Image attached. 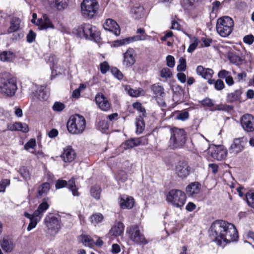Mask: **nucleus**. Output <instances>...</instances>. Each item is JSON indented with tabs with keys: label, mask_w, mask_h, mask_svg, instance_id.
<instances>
[{
	"label": "nucleus",
	"mask_w": 254,
	"mask_h": 254,
	"mask_svg": "<svg viewBox=\"0 0 254 254\" xmlns=\"http://www.w3.org/2000/svg\"><path fill=\"white\" fill-rule=\"evenodd\" d=\"M209 236L218 245L223 246L228 243L236 241L238 234L234 225L225 221L217 220L211 226Z\"/></svg>",
	"instance_id": "1"
},
{
	"label": "nucleus",
	"mask_w": 254,
	"mask_h": 254,
	"mask_svg": "<svg viewBox=\"0 0 254 254\" xmlns=\"http://www.w3.org/2000/svg\"><path fill=\"white\" fill-rule=\"evenodd\" d=\"M18 89L16 80L8 72L0 74V93L8 96L13 97Z\"/></svg>",
	"instance_id": "2"
},
{
	"label": "nucleus",
	"mask_w": 254,
	"mask_h": 254,
	"mask_svg": "<svg viewBox=\"0 0 254 254\" xmlns=\"http://www.w3.org/2000/svg\"><path fill=\"white\" fill-rule=\"evenodd\" d=\"M169 146L173 149L183 148L186 143L187 133L183 128L174 127L170 129Z\"/></svg>",
	"instance_id": "3"
},
{
	"label": "nucleus",
	"mask_w": 254,
	"mask_h": 254,
	"mask_svg": "<svg viewBox=\"0 0 254 254\" xmlns=\"http://www.w3.org/2000/svg\"><path fill=\"white\" fill-rule=\"evenodd\" d=\"M75 33L79 38L98 42L100 39V33L95 26L89 23H84L79 26Z\"/></svg>",
	"instance_id": "4"
},
{
	"label": "nucleus",
	"mask_w": 254,
	"mask_h": 254,
	"mask_svg": "<svg viewBox=\"0 0 254 254\" xmlns=\"http://www.w3.org/2000/svg\"><path fill=\"white\" fill-rule=\"evenodd\" d=\"M69 132L73 134L82 133L86 127V120L81 115L75 114L70 117L67 123Z\"/></svg>",
	"instance_id": "5"
},
{
	"label": "nucleus",
	"mask_w": 254,
	"mask_h": 254,
	"mask_svg": "<svg viewBox=\"0 0 254 254\" xmlns=\"http://www.w3.org/2000/svg\"><path fill=\"white\" fill-rule=\"evenodd\" d=\"M49 205L47 202H43L38 206L32 214L25 212L24 215L30 220V223L27 227L28 231L35 228L37 223L41 220L44 213L48 209Z\"/></svg>",
	"instance_id": "6"
},
{
	"label": "nucleus",
	"mask_w": 254,
	"mask_h": 254,
	"mask_svg": "<svg viewBox=\"0 0 254 254\" xmlns=\"http://www.w3.org/2000/svg\"><path fill=\"white\" fill-rule=\"evenodd\" d=\"M234 24L233 20L229 16L218 18L216 26L217 33L222 37H228L233 30Z\"/></svg>",
	"instance_id": "7"
},
{
	"label": "nucleus",
	"mask_w": 254,
	"mask_h": 254,
	"mask_svg": "<svg viewBox=\"0 0 254 254\" xmlns=\"http://www.w3.org/2000/svg\"><path fill=\"white\" fill-rule=\"evenodd\" d=\"M126 233L129 239L136 245H146L148 243L143 230L136 224L131 225L127 228Z\"/></svg>",
	"instance_id": "8"
},
{
	"label": "nucleus",
	"mask_w": 254,
	"mask_h": 254,
	"mask_svg": "<svg viewBox=\"0 0 254 254\" xmlns=\"http://www.w3.org/2000/svg\"><path fill=\"white\" fill-rule=\"evenodd\" d=\"M99 7L97 0H83L80 4L81 14L85 18L91 19L98 12Z\"/></svg>",
	"instance_id": "9"
},
{
	"label": "nucleus",
	"mask_w": 254,
	"mask_h": 254,
	"mask_svg": "<svg viewBox=\"0 0 254 254\" xmlns=\"http://www.w3.org/2000/svg\"><path fill=\"white\" fill-rule=\"evenodd\" d=\"M167 200L173 206L181 208L186 202V195L181 190L173 189L169 191L167 195Z\"/></svg>",
	"instance_id": "10"
},
{
	"label": "nucleus",
	"mask_w": 254,
	"mask_h": 254,
	"mask_svg": "<svg viewBox=\"0 0 254 254\" xmlns=\"http://www.w3.org/2000/svg\"><path fill=\"white\" fill-rule=\"evenodd\" d=\"M175 174L181 179L186 178L190 174V168L185 161L178 162L175 166Z\"/></svg>",
	"instance_id": "11"
},
{
	"label": "nucleus",
	"mask_w": 254,
	"mask_h": 254,
	"mask_svg": "<svg viewBox=\"0 0 254 254\" xmlns=\"http://www.w3.org/2000/svg\"><path fill=\"white\" fill-rule=\"evenodd\" d=\"M55 187L57 189L67 187L68 189L72 192L73 196H78L80 194V193L78 191V189L75 185L74 178H71L68 182L65 180L59 179L56 182Z\"/></svg>",
	"instance_id": "12"
},
{
	"label": "nucleus",
	"mask_w": 254,
	"mask_h": 254,
	"mask_svg": "<svg viewBox=\"0 0 254 254\" xmlns=\"http://www.w3.org/2000/svg\"><path fill=\"white\" fill-rule=\"evenodd\" d=\"M241 124L245 131H253L254 130V117L249 114L244 115L241 119Z\"/></svg>",
	"instance_id": "13"
},
{
	"label": "nucleus",
	"mask_w": 254,
	"mask_h": 254,
	"mask_svg": "<svg viewBox=\"0 0 254 254\" xmlns=\"http://www.w3.org/2000/svg\"><path fill=\"white\" fill-rule=\"evenodd\" d=\"M45 223L48 229L55 232H57L61 228L59 220L52 214H49L45 217Z\"/></svg>",
	"instance_id": "14"
},
{
	"label": "nucleus",
	"mask_w": 254,
	"mask_h": 254,
	"mask_svg": "<svg viewBox=\"0 0 254 254\" xmlns=\"http://www.w3.org/2000/svg\"><path fill=\"white\" fill-rule=\"evenodd\" d=\"M95 102L99 108L105 112H107L111 109V104L108 99L102 93H98L95 96Z\"/></svg>",
	"instance_id": "15"
},
{
	"label": "nucleus",
	"mask_w": 254,
	"mask_h": 254,
	"mask_svg": "<svg viewBox=\"0 0 254 254\" xmlns=\"http://www.w3.org/2000/svg\"><path fill=\"white\" fill-rule=\"evenodd\" d=\"M135 62V54L134 50L129 48L124 54L123 65L127 67L131 66Z\"/></svg>",
	"instance_id": "16"
},
{
	"label": "nucleus",
	"mask_w": 254,
	"mask_h": 254,
	"mask_svg": "<svg viewBox=\"0 0 254 254\" xmlns=\"http://www.w3.org/2000/svg\"><path fill=\"white\" fill-rule=\"evenodd\" d=\"M105 30L113 32L116 36L120 34V28L117 23L114 20L108 19L103 24Z\"/></svg>",
	"instance_id": "17"
},
{
	"label": "nucleus",
	"mask_w": 254,
	"mask_h": 254,
	"mask_svg": "<svg viewBox=\"0 0 254 254\" xmlns=\"http://www.w3.org/2000/svg\"><path fill=\"white\" fill-rule=\"evenodd\" d=\"M227 155V151L223 146H215L211 152L213 158L217 160H222L226 158Z\"/></svg>",
	"instance_id": "18"
},
{
	"label": "nucleus",
	"mask_w": 254,
	"mask_h": 254,
	"mask_svg": "<svg viewBox=\"0 0 254 254\" xmlns=\"http://www.w3.org/2000/svg\"><path fill=\"white\" fill-rule=\"evenodd\" d=\"M201 189L200 184L196 182L190 184L186 189V193L188 195L195 197L199 193Z\"/></svg>",
	"instance_id": "19"
},
{
	"label": "nucleus",
	"mask_w": 254,
	"mask_h": 254,
	"mask_svg": "<svg viewBox=\"0 0 254 254\" xmlns=\"http://www.w3.org/2000/svg\"><path fill=\"white\" fill-rule=\"evenodd\" d=\"M119 204L122 209H130L133 206L134 199L131 196L122 195L120 197Z\"/></svg>",
	"instance_id": "20"
},
{
	"label": "nucleus",
	"mask_w": 254,
	"mask_h": 254,
	"mask_svg": "<svg viewBox=\"0 0 254 254\" xmlns=\"http://www.w3.org/2000/svg\"><path fill=\"white\" fill-rule=\"evenodd\" d=\"M61 157L65 162H70L75 157V152L70 146H67L64 149Z\"/></svg>",
	"instance_id": "21"
},
{
	"label": "nucleus",
	"mask_w": 254,
	"mask_h": 254,
	"mask_svg": "<svg viewBox=\"0 0 254 254\" xmlns=\"http://www.w3.org/2000/svg\"><path fill=\"white\" fill-rule=\"evenodd\" d=\"M7 128L11 131H21L23 132H27L29 130L27 125L20 122L9 124L7 125Z\"/></svg>",
	"instance_id": "22"
},
{
	"label": "nucleus",
	"mask_w": 254,
	"mask_h": 254,
	"mask_svg": "<svg viewBox=\"0 0 254 254\" xmlns=\"http://www.w3.org/2000/svg\"><path fill=\"white\" fill-rule=\"evenodd\" d=\"M143 139V138H131L123 143L122 146L125 149H131L140 144H144V143H142Z\"/></svg>",
	"instance_id": "23"
},
{
	"label": "nucleus",
	"mask_w": 254,
	"mask_h": 254,
	"mask_svg": "<svg viewBox=\"0 0 254 254\" xmlns=\"http://www.w3.org/2000/svg\"><path fill=\"white\" fill-rule=\"evenodd\" d=\"M196 73L203 78L208 80L211 79V78L212 77L214 72L210 68H205L201 65H199L197 67Z\"/></svg>",
	"instance_id": "24"
},
{
	"label": "nucleus",
	"mask_w": 254,
	"mask_h": 254,
	"mask_svg": "<svg viewBox=\"0 0 254 254\" xmlns=\"http://www.w3.org/2000/svg\"><path fill=\"white\" fill-rule=\"evenodd\" d=\"M37 25H39L41 29H46L48 28H54V25L46 14L43 15V18L38 19L37 20Z\"/></svg>",
	"instance_id": "25"
},
{
	"label": "nucleus",
	"mask_w": 254,
	"mask_h": 254,
	"mask_svg": "<svg viewBox=\"0 0 254 254\" xmlns=\"http://www.w3.org/2000/svg\"><path fill=\"white\" fill-rule=\"evenodd\" d=\"M244 146L242 144L241 138H235L233 143L229 148V152L230 153L236 154L241 152L243 149Z\"/></svg>",
	"instance_id": "26"
},
{
	"label": "nucleus",
	"mask_w": 254,
	"mask_h": 254,
	"mask_svg": "<svg viewBox=\"0 0 254 254\" xmlns=\"http://www.w3.org/2000/svg\"><path fill=\"white\" fill-rule=\"evenodd\" d=\"M48 2L51 7L62 10L67 7L68 0H48Z\"/></svg>",
	"instance_id": "27"
},
{
	"label": "nucleus",
	"mask_w": 254,
	"mask_h": 254,
	"mask_svg": "<svg viewBox=\"0 0 254 254\" xmlns=\"http://www.w3.org/2000/svg\"><path fill=\"white\" fill-rule=\"evenodd\" d=\"M0 244L3 250L6 253L11 252L14 248L13 241L7 238H3L0 241Z\"/></svg>",
	"instance_id": "28"
},
{
	"label": "nucleus",
	"mask_w": 254,
	"mask_h": 254,
	"mask_svg": "<svg viewBox=\"0 0 254 254\" xmlns=\"http://www.w3.org/2000/svg\"><path fill=\"white\" fill-rule=\"evenodd\" d=\"M125 226L123 223L118 222L110 230L109 234L115 236H121L123 234Z\"/></svg>",
	"instance_id": "29"
},
{
	"label": "nucleus",
	"mask_w": 254,
	"mask_h": 254,
	"mask_svg": "<svg viewBox=\"0 0 254 254\" xmlns=\"http://www.w3.org/2000/svg\"><path fill=\"white\" fill-rule=\"evenodd\" d=\"M130 13L134 19H139L144 14V8L142 5H135L131 9Z\"/></svg>",
	"instance_id": "30"
},
{
	"label": "nucleus",
	"mask_w": 254,
	"mask_h": 254,
	"mask_svg": "<svg viewBox=\"0 0 254 254\" xmlns=\"http://www.w3.org/2000/svg\"><path fill=\"white\" fill-rule=\"evenodd\" d=\"M20 20L17 17H12L10 22V26L7 30L8 33H11L19 30L20 28Z\"/></svg>",
	"instance_id": "31"
},
{
	"label": "nucleus",
	"mask_w": 254,
	"mask_h": 254,
	"mask_svg": "<svg viewBox=\"0 0 254 254\" xmlns=\"http://www.w3.org/2000/svg\"><path fill=\"white\" fill-rule=\"evenodd\" d=\"M242 91L241 90H236L234 92L228 93L227 95V102L233 103L239 101L241 99Z\"/></svg>",
	"instance_id": "32"
},
{
	"label": "nucleus",
	"mask_w": 254,
	"mask_h": 254,
	"mask_svg": "<svg viewBox=\"0 0 254 254\" xmlns=\"http://www.w3.org/2000/svg\"><path fill=\"white\" fill-rule=\"evenodd\" d=\"M36 96L40 100H47L49 97V93L46 91V87L45 86H40L38 87Z\"/></svg>",
	"instance_id": "33"
},
{
	"label": "nucleus",
	"mask_w": 254,
	"mask_h": 254,
	"mask_svg": "<svg viewBox=\"0 0 254 254\" xmlns=\"http://www.w3.org/2000/svg\"><path fill=\"white\" fill-rule=\"evenodd\" d=\"M147 38L144 37V35H137L132 36L131 38H127L120 41H119L120 45H125L133 41H144L146 40Z\"/></svg>",
	"instance_id": "34"
},
{
	"label": "nucleus",
	"mask_w": 254,
	"mask_h": 254,
	"mask_svg": "<svg viewBox=\"0 0 254 254\" xmlns=\"http://www.w3.org/2000/svg\"><path fill=\"white\" fill-rule=\"evenodd\" d=\"M15 57V54L10 51H3L0 54V60L2 62H12L14 59Z\"/></svg>",
	"instance_id": "35"
},
{
	"label": "nucleus",
	"mask_w": 254,
	"mask_h": 254,
	"mask_svg": "<svg viewBox=\"0 0 254 254\" xmlns=\"http://www.w3.org/2000/svg\"><path fill=\"white\" fill-rule=\"evenodd\" d=\"M151 90L157 98L163 97L165 95L164 88L162 86L158 84H155L152 85Z\"/></svg>",
	"instance_id": "36"
},
{
	"label": "nucleus",
	"mask_w": 254,
	"mask_h": 254,
	"mask_svg": "<svg viewBox=\"0 0 254 254\" xmlns=\"http://www.w3.org/2000/svg\"><path fill=\"white\" fill-rule=\"evenodd\" d=\"M79 239L85 246L92 247L95 244L93 240L88 235H82Z\"/></svg>",
	"instance_id": "37"
},
{
	"label": "nucleus",
	"mask_w": 254,
	"mask_h": 254,
	"mask_svg": "<svg viewBox=\"0 0 254 254\" xmlns=\"http://www.w3.org/2000/svg\"><path fill=\"white\" fill-rule=\"evenodd\" d=\"M103 219L104 216L99 212L93 213L89 218L90 222L94 225L101 223Z\"/></svg>",
	"instance_id": "38"
},
{
	"label": "nucleus",
	"mask_w": 254,
	"mask_h": 254,
	"mask_svg": "<svg viewBox=\"0 0 254 254\" xmlns=\"http://www.w3.org/2000/svg\"><path fill=\"white\" fill-rule=\"evenodd\" d=\"M50 188L49 183H45L41 185L38 188V197H41L42 196L47 194Z\"/></svg>",
	"instance_id": "39"
},
{
	"label": "nucleus",
	"mask_w": 254,
	"mask_h": 254,
	"mask_svg": "<svg viewBox=\"0 0 254 254\" xmlns=\"http://www.w3.org/2000/svg\"><path fill=\"white\" fill-rule=\"evenodd\" d=\"M101 189L99 186L94 185L92 186L90 190L91 196L96 200H99L100 198Z\"/></svg>",
	"instance_id": "40"
},
{
	"label": "nucleus",
	"mask_w": 254,
	"mask_h": 254,
	"mask_svg": "<svg viewBox=\"0 0 254 254\" xmlns=\"http://www.w3.org/2000/svg\"><path fill=\"white\" fill-rule=\"evenodd\" d=\"M208 83L209 84H214L215 88L217 90H222L225 87L224 82L221 79H217L215 81L214 79H209Z\"/></svg>",
	"instance_id": "41"
},
{
	"label": "nucleus",
	"mask_w": 254,
	"mask_h": 254,
	"mask_svg": "<svg viewBox=\"0 0 254 254\" xmlns=\"http://www.w3.org/2000/svg\"><path fill=\"white\" fill-rule=\"evenodd\" d=\"M136 132L139 133H141L144 128L145 124L143 118L141 116H139V117L136 120Z\"/></svg>",
	"instance_id": "42"
},
{
	"label": "nucleus",
	"mask_w": 254,
	"mask_h": 254,
	"mask_svg": "<svg viewBox=\"0 0 254 254\" xmlns=\"http://www.w3.org/2000/svg\"><path fill=\"white\" fill-rule=\"evenodd\" d=\"M228 58L230 62L232 64L237 65L241 64V58L239 56L236 55V54H234L232 53H229L228 55Z\"/></svg>",
	"instance_id": "43"
},
{
	"label": "nucleus",
	"mask_w": 254,
	"mask_h": 254,
	"mask_svg": "<svg viewBox=\"0 0 254 254\" xmlns=\"http://www.w3.org/2000/svg\"><path fill=\"white\" fill-rule=\"evenodd\" d=\"M126 89L127 91L128 94L132 97H136L141 94V92L143 90L141 89H133L130 87H126Z\"/></svg>",
	"instance_id": "44"
},
{
	"label": "nucleus",
	"mask_w": 254,
	"mask_h": 254,
	"mask_svg": "<svg viewBox=\"0 0 254 254\" xmlns=\"http://www.w3.org/2000/svg\"><path fill=\"white\" fill-rule=\"evenodd\" d=\"M19 173L24 179L25 180H30V174L26 167L24 166L21 167L19 169Z\"/></svg>",
	"instance_id": "45"
},
{
	"label": "nucleus",
	"mask_w": 254,
	"mask_h": 254,
	"mask_svg": "<svg viewBox=\"0 0 254 254\" xmlns=\"http://www.w3.org/2000/svg\"><path fill=\"white\" fill-rule=\"evenodd\" d=\"M233 107L232 106L227 105L226 104H219L215 106L214 109L211 110L212 111H229L232 110Z\"/></svg>",
	"instance_id": "46"
},
{
	"label": "nucleus",
	"mask_w": 254,
	"mask_h": 254,
	"mask_svg": "<svg viewBox=\"0 0 254 254\" xmlns=\"http://www.w3.org/2000/svg\"><path fill=\"white\" fill-rule=\"evenodd\" d=\"M179 64L177 66V70L179 71H184L186 69V61L183 57H181L179 60Z\"/></svg>",
	"instance_id": "47"
},
{
	"label": "nucleus",
	"mask_w": 254,
	"mask_h": 254,
	"mask_svg": "<svg viewBox=\"0 0 254 254\" xmlns=\"http://www.w3.org/2000/svg\"><path fill=\"white\" fill-rule=\"evenodd\" d=\"M172 73L170 69L167 67L163 68L160 71V76L162 78H168L171 77Z\"/></svg>",
	"instance_id": "48"
},
{
	"label": "nucleus",
	"mask_w": 254,
	"mask_h": 254,
	"mask_svg": "<svg viewBox=\"0 0 254 254\" xmlns=\"http://www.w3.org/2000/svg\"><path fill=\"white\" fill-rule=\"evenodd\" d=\"M189 117V114L187 111H182L176 116V119L178 120L184 121L187 120Z\"/></svg>",
	"instance_id": "49"
},
{
	"label": "nucleus",
	"mask_w": 254,
	"mask_h": 254,
	"mask_svg": "<svg viewBox=\"0 0 254 254\" xmlns=\"http://www.w3.org/2000/svg\"><path fill=\"white\" fill-rule=\"evenodd\" d=\"M65 108L64 105L60 102H56L54 104L52 109L55 112H61Z\"/></svg>",
	"instance_id": "50"
},
{
	"label": "nucleus",
	"mask_w": 254,
	"mask_h": 254,
	"mask_svg": "<svg viewBox=\"0 0 254 254\" xmlns=\"http://www.w3.org/2000/svg\"><path fill=\"white\" fill-rule=\"evenodd\" d=\"M193 40V43L190 44L189 48L188 49V52L189 53H192L196 48L199 42L198 38L196 37H194Z\"/></svg>",
	"instance_id": "51"
},
{
	"label": "nucleus",
	"mask_w": 254,
	"mask_h": 254,
	"mask_svg": "<svg viewBox=\"0 0 254 254\" xmlns=\"http://www.w3.org/2000/svg\"><path fill=\"white\" fill-rule=\"evenodd\" d=\"M246 198L248 204L254 208V192L247 193Z\"/></svg>",
	"instance_id": "52"
},
{
	"label": "nucleus",
	"mask_w": 254,
	"mask_h": 254,
	"mask_svg": "<svg viewBox=\"0 0 254 254\" xmlns=\"http://www.w3.org/2000/svg\"><path fill=\"white\" fill-rule=\"evenodd\" d=\"M36 146V140L34 138L30 139L24 145V149L26 150H29L30 149H33Z\"/></svg>",
	"instance_id": "53"
},
{
	"label": "nucleus",
	"mask_w": 254,
	"mask_h": 254,
	"mask_svg": "<svg viewBox=\"0 0 254 254\" xmlns=\"http://www.w3.org/2000/svg\"><path fill=\"white\" fill-rule=\"evenodd\" d=\"M132 106L134 109L137 110L140 113H141L143 116H144L145 113V109L142 106L141 103L139 102H135L133 104Z\"/></svg>",
	"instance_id": "54"
},
{
	"label": "nucleus",
	"mask_w": 254,
	"mask_h": 254,
	"mask_svg": "<svg viewBox=\"0 0 254 254\" xmlns=\"http://www.w3.org/2000/svg\"><path fill=\"white\" fill-rule=\"evenodd\" d=\"M111 72L113 75L118 79H122L123 78L122 73L116 67L111 69Z\"/></svg>",
	"instance_id": "55"
},
{
	"label": "nucleus",
	"mask_w": 254,
	"mask_h": 254,
	"mask_svg": "<svg viewBox=\"0 0 254 254\" xmlns=\"http://www.w3.org/2000/svg\"><path fill=\"white\" fill-rule=\"evenodd\" d=\"M230 75H231L230 72L225 69L221 70L218 73V77L220 78H224L225 80L227 79Z\"/></svg>",
	"instance_id": "56"
},
{
	"label": "nucleus",
	"mask_w": 254,
	"mask_h": 254,
	"mask_svg": "<svg viewBox=\"0 0 254 254\" xmlns=\"http://www.w3.org/2000/svg\"><path fill=\"white\" fill-rule=\"evenodd\" d=\"M10 184V180L8 179H4L0 182V192H4L6 187Z\"/></svg>",
	"instance_id": "57"
},
{
	"label": "nucleus",
	"mask_w": 254,
	"mask_h": 254,
	"mask_svg": "<svg viewBox=\"0 0 254 254\" xmlns=\"http://www.w3.org/2000/svg\"><path fill=\"white\" fill-rule=\"evenodd\" d=\"M202 105L208 107H212L214 106V104L213 101L209 98H205L200 102Z\"/></svg>",
	"instance_id": "58"
},
{
	"label": "nucleus",
	"mask_w": 254,
	"mask_h": 254,
	"mask_svg": "<svg viewBox=\"0 0 254 254\" xmlns=\"http://www.w3.org/2000/svg\"><path fill=\"white\" fill-rule=\"evenodd\" d=\"M117 179L122 182H125L127 180V173L123 171H120L117 176Z\"/></svg>",
	"instance_id": "59"
},
{
	"label": "nucleus",
	"mask_w": 254,
	"mask_h": 254,
	"mask_svg": "<svg viewBox=\"0 0 254 254\" xmlns=\"http://www.w3.org/2000/svg\"><path fill=\"white\" fill-rule=\"evenodd\" d=\"M109 69V65L107 62H104L100 64V71L103 74H105Z\"/></svg>",
	"instance_id": "60"
},
{
	"label": "nucleus",
	"mask_w": 254,
	"mask_h": 254,
	"mask_svg": "<svg viewBox=\"0 0 254 254\" xmlns=\"http://www.w3.org/2000/svg\"><path fill=\"white\" fill-rule=\"evenodd\" d=\"M167 65L170 67H173L175 65L174 58L170 55L166 57Z\"/></svg>",
	"instance_id": "61"
},
{
	"label": "nucleus",
	"mask_w": 254,
	"mask_h": 254,
	"mask_svg": "<svg viewBox=\"0 0 254 254\" xmlns=\"http://www.w3.org/2000/svg\"><path fill=\"white\" fill-rule=\"evenodd\" d=\"M243 41L244 43L249 45H251L254 41V36L252 35L245 36L244 37Z\"/></svg>",
	"instance_id": "62"
},
{
	"label": "nucleus",
	"mask_w": 254,
	"mask_h": 254,
	"mask_svg": "<svg viewBox=\"0 0 254 254\" xmlns=\"http://www.w3.org/2000/svg\"><path fill=\"white\" fill-rule=\"evenodd\" d=\"M36 34L32 30H30L27 35V41L29 43H32L35 40Z\"/></svg>",
	"instance_id": "63"
},
{
	"label": "nucleus",
	"mask_w": 254,
	"mask_h": 254,
	"mask_svg": "<svg viewBox=\"0 0 254 254\" xmlns=\"http://www.w3.org/2000/svg\"><path fill=\"white\" fill-rule=\"evenodd\" d=\"M99 127L102 130H106L109 128V125L107 122L105 121H101L99 122Z\"/></svg>",
	"instance_id": "64"
}]
</instances>
